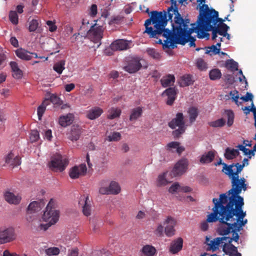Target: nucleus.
<instances>
[{
	"instance_id": "1",
	"label": "nucleus",
	"mask_w": 256,
	"mask_h": 256,
	"mask_svg": "<svg viewBox=\"0 0 256 256\" xmlns=\"http://www.w3.org/2000/svg\"><path fill=\"white\" fill-rule=\"evenodd\" d=\"M172 22V32H221L218 31L225 26L218 21V12L210 9L208 4H203L199 8V14L196 21L190 24V20L184 19L178 12V7L170 6L166 12Z\"/></svg>"
},
{
	"instance_id": "2",
	"label": "nucleus",
	"mask_w": 256,
	"mask_h": 256,
	"mask_svg": "<svg viewBox=\"0 0 256 256\" xmlns=\"http://www.w3.org/2000/svg\"><path fill=\"white\" fill-rule=\"evenodd\" d=\"M240 200L228 202L226 194H222L219 198H214L212 202L214 206L212 212L207 216L208 222H216L218 220L222 224L232 221V220H240L246 216V212H244L243 198Z\"/></svg>"
},
{
	"instance_id": "3",
	"label": "nucleus",
	"mask_w": 256,
	"mask_h": 256,
	"mask_svg": "<svg viewBox=\"0 0 256 256\" xmlns=\"http://www.w3.org/2000/svg\"><path fill=\"white\" fill-rule=\"evenodd\" d=\"M150 38H156L154 42L162 45L163 50L169 56H172V50L176 44L184 46L189 42L190 47L195 46L196 38L192 36V33H147Z\"/></svg>"
},
{
	"instance_id": "4",
	"label": "nucleus",
	"mask_w": 256,
	"mask_h": 256,
	"mask_svg": "<svg viewBox=\"0 0 256 256\" xmlns=\"http://www.w3.org/2000/svg\"><path fill=\"white\" fill-rule=\"evenodd\" d=\"M167 23L166 12L153 10L150 18L145 21L146 30L144 32H172V29L166 28Z\"/></svg>"
},
{
	"instance_id": "5",
	"label": "nucleus",
	"mask_w": 256,
	"mask_h": 256,
	"mask_svg": "<svg viewBox=\"0 0 256 256\" xmlns=\"http://www.w3.org/2000/svg\"><path fill=\"white\" fill-rule=\"evenodd\" d=\"M240 169L234 172V175L230 179L232 188L227 192L228 202L240 200L243 198L240 196L242 190L246 191L248 188V184L246 183V180L244 178H240L238 174Z\"/></svg>"
},
{
	"instance_id": "6",
	"label": "nucleus",
	"mask_w": 256,
	"mask_h": 256,
	"mask_svg": "<svg viewBox=\"0 0 256 256\" xmlns=\"http://www.w3.org/2000/svg\"><path fill=\"white\" fill-rule=\"evenodd\" d=\"M248 222L247 219H241L240 220H232V221L226 222V224H222L223 225L218 228L220 234L225 236L232 233V239L236 242L239 240L238 232Z\"/></svg>"
},
{
	"instance_id": "7",
	"label": "nucleus",
	"mask_w": 256,
	"mask_h": 256,
	"mask_svg": "<svg viewBox=\"0 0 256 256\" xmlns=\"http://www.w3.org/2000/svg\"><path fill=\"white\" fill-rule=\"evenodd\" d=\"M168 126L172 130L176 129L172 132V135L174 138H179L182 134L184 133L186 128L183 114L178 112L176 117L168 123Z\"/></svg>"
},
{
	"instance_id": "8",
	"label": "nucleus",
	"mask_w": 256,
	"mask_h": 256,
	"mask_svg": "<svg viewBox=\"0 0 256 256\" xmlns=\"http://www.w3.org/2000/svg\"><path fill=\"white\" fill-rule=\"evenodd\" d=\"M54 204V201L51 199L42 216L44 221L51 224H55L59 219V212L55 209Z\"/></svg>"
},
{
	"instance_id": "9",
	"label": "nucleus",
	"mask_w": 256,
	"mask_h": 256,
	"mask_svg": "<svg viewBox=\"0 0 256 256\" xmlns=\"http://www.w3.org/2000/svg\"><path fill=\"white\" fill-rule=\"evenodd\" d=\"M68 164V160L61 154H56L54 155L49 164L50 168L55 172H62Z\"/></svg>"
},
{
	"instance_id": "10",
	"label": "nucleus",
	"mask_w": 256,
	"mask_h": 256,
	"mask_svg": "<svg viewBox=\"0 0 256 256\" xmlns=\"http://www.w3.org/2000/svg\"><path fill=\"white\" fill-rule=\"evenodd\" d=\"M140 59L139 57H129L126 60V64L123 69L130 74H134L138 71L142 67Z\"/></svg>"
},
{
	"instance_id": "11",
	"label": "nucleus",
	"mask_w": 256,
	"mask_h": 256,
	"mask_svg": "<svg viewBox=\"0 0 256 256\" xmlns=\"http://www.w3.org/2000/svg\"><path fill=\"white\" fill-rule=\"evenodd\" d=\"M188 166V160L186 158H182L178 160L173 168L172 173L174 176L183 174L186 170Z\"/></svg>"
},
{
	"instance_id": "12",
	"label": "nucleus",
	"mask_w": 256,
	"mask_h": 256,
	"mask_svg": "<svg viewBox=\"0 0 256 256\" xmlns=\"http://www.w3.org/2000/svg\"><path fill=\"white\" fill-rule=\"evenodd\" d=\"M78 30H81L82 32H103L104 31L102 26H96V24L90 26L89 20L86 18L82 20V24Z\"/></svg>"
},
{
	"instance_id": "13",
	"label": "nucleus",
	"mask_w": 256,
	"mask_h": 256,
	"mask_svg": "<svg viewBox=\"0 0 256 256\" xmlns=\"http://www.w3.org/2000/svg\"><path fill=\"white\" fill-rule=\"evenodd\" d=\"M176 224V220L170 216L167 217L164 224H166L164 228V232L166 235L168 237H171L174 234L175 230L174 226Z\"/></svg>"
},
{
	"instance_id": "14",
	"label": "nucleus",
	"mask_w": 256,
	"mask_h": 256,
	"mask_svg": "<svg viewBox=\"0 0 256 256\" xmlns=\"http://www.w3.org/2000/svg\"><path fill=\"white\" fill-rule=\"evenodd\" d=\"M225 240L228 243H231L234 240L232 238L223 236L219 237L214 238L213 240H210V242L208 244L209 248L212 250L213 252L216 251L220 246V244L223 242V241Z\"/></svg>"
},
{
	"instance_id": "15",
	"label": "nucleus",
	"mask_w": 256,
	"mask_h": 256,
	"mask_svg": "<svg viewBox=\"0 0 256 256\" xmlns=\"http://www.w3.org/2000/svg\"><path fill=\"white\" fill-rule=\"evenodd\" d=\"M86 167L85 164H80L72 168L69 172V176L72 179H76L80 176H84L86 172Z\"/></svg>"
},
{
	"instance_id": "16",
	"label": "nucleus",
	"mask_w": 256,
	"mask_h": 256,
	"mask_svg": "<svg viewBox=\"0 0 256 256\" xmlns=\"http://www.w3.org/2000/svg\"><path fill=\"white\" fill-rule=\"evenodd\" d=\"M176 94L177 90L175 88H168L162 92V95L168 96L166 104L172 106L176 98Z\"/></svg>"
},
{
	"instance_id": "17",
	"label": "nucleus",
	"mask_w": 256,
	"mask_h": 256,
	"mask_svg": "<svg viewBox=\"0 0 256 256\" xmlns=\"http://www.w3.org/2000/svg\"><path fill=\"white\" fill-rule=\"evenodd\" d=\"M14 239V232L12 230L0 231V244L10 242Z\"/></svg>"
},
{
	"instance_id": "18",
	"label": "nucleus",
	"mask_w": 256,
	"mask_h": 256,
	"mask_svg": "<svg viewBox=\"0 0 256 256\" xmlns=\"http://www.w3.org/2000/svg\"><path fill=\"white\" fill-rule=\"evenodd\" d=\"M5 200L10 204L17 205L20 202L22 198L18 194H15L13 192L6 191L4 194Z\"/></svg>"
},
{
	"instance_id": "19",
	"label": "nucleus",
	"mask_w": 256,
	"mask_h": 256,
	"mask_svg": "<svg viewBox=\"0 0 256 256\" xmlns=\"http://www.w3.org/2000/svg\"><path fill=\"white\" fill-rule=\"evenodd\" d=\"M129 48L128 41L124 40H116L110 44V48L112 50H123Z\"/></svg>"
},
{
	"instance_id": "20",
	"label": "nucleus",
	"mask_w": 256,
	"mask_h": 256,
	"mask_svg": "<svg viewBox=\"0 0 256 256\" xmlns=\"http://www.w3.org/2000/svg\"><path fill=\"white\" fill-rule=\"evenodd\" d=\"M81 133V128L78 125H73L68 134V138L72 141H76L80 138Z\"/></svg>"
},
{
	"instance_id": "21",
	"label": "nucleus",
	"mask_w": 256,
	"mask_h": 256,
	"mask_svg": "<svg viewBox=\"0 0 256 256\" xmlns=\"http://www.w3.org/2000/svg\"><path fill=\"white\" fill-rule=\"evenodd\" d=\"M6 162L10 166L14 168L20 164V158L18 156H15L13 153L10 152L6 158Z\"/></svg>"
},
{
	"instance_id": "22",
	"label": "nucleus",
	"mask_w": 256,
	"mask_h": 256,
	"mask_svg": "<svg viewBox=\"0 0 256 256\" xmlns=\"http://www.w3.org/2000/svg\"><path fill=\"white\" fill-rule=\"evenodd\" d=\"M182 246L183 240L182 238H178L171 243L170 251L173 254H176L182 249Z\"/></svg>"
},
{
	"instance_id": "23",
	"label": "nucleus",
	"mask_w": 256,
	"mask_h": 256,
	"mask_svg": "<svg viewBox=\"0 0 256 256\" xmlns=\"http://www.w3.org/2000/svg\"><path fill=\"white\" fill-rule=\"evenodd\" d=\"M44 206V203L43 200L34 201L30 202L28 208V211L36 213L40 211Z\"/></svg>"
},
{
	"instance_id": "24",
	"label": "nucleus",
	"mask_w": 256,
	"mask_h": 256,
	"mask_svg": "<svg viewBox=\"0 0 256 256\" xmlns=\"http://www.w3.org/2000/svg\"><path fill=\"white\" fill-rule=\"evenodd\" d=\"M216 152L214 150L208 151L203 154L200 160L202 164H209L213 161L215 157Z\"/></svg>"
},
{
	"instance_id": "25",
	"label": "nucleus",
	"mask_w": 256,
	"mask_h": 256,
	"mask_svg": "<svg viewBox=\"0 0 256 256\" xmlns=\"http://www.w3.org/2000/svg\"><path fill=\"white\" fill-rule=\"evenodd\" d=\"M166 148L168 151L174 152L173 150L176 149V152L180 154L185 148L184 146H180V143L178 142H172L168 143L166 146Z\"/></svg>"
},
{
	"instance_id": "26",
	"label": "nucleus",
	"mask_w": 256,
	"mask_h": 256,
	"mask_svg": "<svg viewBox=\"0 0 256 256\" xmlns=\"http://www.w3.org/2000/svg\"><path fill=\"white\" fill-rule=\"evenodd\" d=\"M10 65L12 72V76L16 79H20L22 78V71L19 68L18 64L16 62H10Z\"/></svg>"
},
{
	"instance_id": "27",
	"label": "nucleus",
	"mask_w": 256,
	"mask_h": 256,
	"mask_svg": "<svg viewBox=\"0 0 256 256\" xmlns=\"http://www.w3.org/2000/svg\"><path fill=\"white\" fill-rule=\"evenodd\" d=\"M74 120V116L73 114L69 113L66 116H60L59 118L60 124L64 127L71 124Z\"/></svg>"
},
{
	"instance_id": "28",
	"label": "nucleus",
	"mask_w": 256,
	"mask_h": 256,
	"mask_svg": "<svg viewBox=\"0 0 256 256\" xmlns=\"http://www.w3.org/2000/svg\"><path fill=\"white\" fill-rule=\"evenodd\" d=\"M103 112L102 110L99 107H94L90 110L86 114V118L90 120H94L98 118Z\"/></svg>"
},
{
	"instance_id": "29",
	"label": "nucleus",
	"mask_w": 256,
	"mask_h": 256,
	"mask_svg": "<svg viewBox=\"0 0 256 256\" xmlns=\"http://www.w3.org/2000/svg\"><path fill=\"white\" fill-rule=\"evenodd\" d=\"M143 110L142 108L138 106L136 108H132L130 110V120L131 122H134L138 118H140L142 114Z\"/></svg>"
},
{
	"instance_id": "30",
	"label": "nucleus",
	"mask_w": 256,
	"mask_h": 256,
	"mask_svg": "<svg viewBox=\"0 0 256 256\" xmlns=\"http://www.w3.org/2000/svg\"><path fill=\"white\" fill-rule=\"evenodd\" d=\"M103 33H86V36L94 44H97L96 48L101 44L100 40L102 38Z\"/></svg>"
},
{
	"instance_id": "31",
	"label": "nucleus",
	"mask_w": 256,
	"mask_h": 256,
	"mask_svg": "<svg viewBox=\"0 0 256 256\" xmlns=\"http://www.w3.org/2000/svg\"><path fill=\"white\" fill-rule=\"evenodd\" d=\"M175 82L174 75L168 74L164 76L160 80V83L164 88H166L174 84Z\"/></svg>"
},
{
	"instance_id": "32",
	"label": "nucleus",
	"mask_w": 256,
	"mask_h": 256,
	"mask_svg": "<svg viewBox=\"0 0 256 256\" xmlns=\"http://www.w3.org/2000/svg\"><path fill=\"white\" fill-rule=\"evenodd\" d=\"M16 56L21 60H29L32 59V56L30 52L22 48H18L15 51Z\"/></svg>"
},
{
	"instance_id": "33",
	"label": "nucleus",
	"mask_w": 256,
	"mask_h": 256,
	"mask_svg": "<svg viewBox=\"0 0 256 256\" xmlns=\"http://www.w3.org/2000/svg\"><path fill=\"white\" fill-rule=\"evenodd\" d=\"M240 154L238 150L227 148L225 150L224 157L227 160H232Z\"/></svg>"
},
{
	"instance_id": "34",
	"label": "nucleus",
	"mask_w": 256,
	"mask_h": 256,
	"mask_svg": "<svg viewBox=\"0 0 256 256\" xmlns=\"http://www.w3.org/2000/svg\"><path fill=\"white\" fill-rule=\"evenodd\" d=\"M178 84L181 87L188 86L192 84V76L190 74H185L180 77Z\"/></svg>"
},
{
	"instance_id": "35",
	"label": "nucleus",
	"mask_w": 256,
	"mask_h": 256,
	"mask_svg": "<svg viewBox=\"0 0 256 256\" xmlns=\"http://www.w3.org/2000/svg\"><path fill=\"white\" fill-rule=\"evenodd\" d=\"M236 164H232L230 165H228L226 164H223V168L222 172H224L226 174L229 176L230 178H231L232 176L234 175V172L232 169L234 167H236Z\"/></svg>"
},
{
	"instance_id": "36",
	"label": "nucleus",
	"mask_w": 256,
	"mask_h": 256,
	"mask_svg": "<svg viewBox=\"0 0 256 256\" xmlns=\"http://www.w3.org/2000/svg\"><path fill=\"white\" fill-rule=\"evenodd\" d=\"M83 200L84 201V204L82 207V212L86 216H89L91 214L90 201L88 196L84 198Z\"/></svg>"
},
{
	"instance_id": "37",
	"label": "nucleus",
	"mask_w": 256,
	"mask_h": 256,
	"mask_svg": "<svg viewBox=\"0 0 256 256\" xmlns=\"http://www.w3.org/2000/svg\"><path fill=\"white\" fill-rule=\"evenodd\" d=\"M142 252L146 256H154L156 253V250L154 246L147 244L142 247Z\"/></svg>"
},
{
	"instance_id": "38",
	"label": "nucleus",
	"mask_w": 256,
	"mask_h": 256,
	"mask_svg": "<svg viewBox=\"0 0 256 256\" xmlns=\"http://www.w3.org/2000/svg\"><path fill=\"white\" fill-rule=\"evenodd\" d=\"M224 66L227 69L232 72L238 70V63L232 59L226 60Z\"/></svg>"
},
{
	"instance_id": "39",
	"label": "nucleus",
	"mask_w": 256,
	"mask_h": 256,
	"mask_svg": "<svg viewBox=\"0 0 256 256\" xmlns=\"http://www.w3.org/2000/svg\"><path fill=\"white\" fill-rule=\"evenodd\" d=\"M221 44L218 42L216 45H212L210 46L206 47V51L205 53L206 54H210V56L213 54H216L220 53V48H217V46L220 47Z\"/></svg>"
},
{
	"instance_id": "40",
	"label": "nucleus",
	"mask_w": 256,
	"mask_h": 256,
	"mask_svg": "<svg viewBox=\"0 0 256 256\" xmlns=\"http://www.w3.org/2000/svg\"><path fill=\"white\" fill-rule=\"evenodd\" d=\"M188 114H189L190 122V124H192L195 122L198 116V110L196 107H190L188 109Z\"/></svg>"
},
{
	"instance_id": "41",
	"label": "nucleus",
	"mask_w": 256,
	"mask_h": 256,
	"mask_svg": "<svg viewBox=\"0 0 256 256\" xmlns=\"http://www.w3.org/2000/svg\"><path fill=\"white\" fill-rule=\"evenodd\" d=\"M167 172H164L158 175L156 181V186L160 187L165 186L168 184V181L166 178Z\"/></svg>"
},
{
	"instance_id": "42",
	"label": "nucleus",
	"mask_w": 256,
	"mask_h": 256,
	"mask_svg": "<svg viewBox=\"0 0 256 256\" xmlns=\"http://www.w3.org/2000/svg\"><path fill=\"white\" fill-rule=\"evenodd\" d=\"M108 188V190L110 191V194H117L120 191V188L118 185V183L116 182H112Z\"/></svg>"
},
{
	"instance_id": "43",
	"label": "nucleus",
	"mask_w": 256,
	"mask_h": 256,
	"mask_svg": "<svg viewBox=\"0 0 256 256\" xmlns=\"http://www.w3.org/2000/svg\"><path fill=\"white\" fill-rule=\"evenodd\" d=\"M122 111L120 108H112L108 110V118L113 120L120 116Z\"/></svg>"
},
{
	"instance_id": "44",
	"label": "nucleus",
	"mask_w": 256,
	"mask_h": 256,
	"mask_svg": "<svg viewBox=\"0 0 256 256\" xmlns=\"http://www.w3.org/2000/svg\"><path fill=\"white\" fill-rule=\"evenodd\" d=\"M229 244L227 246L226 244H224L223 247V251L227 254L230 256V254H234L238 252V248L234 244L231 243H228Z\"/></svg>"
},
{
	"instance_id": "45",
	"label": "nucleus",
	"mask_w": 256,
	"mask_h": 256,
	"mask_svg": "<svg viewBox=\"0 0 256 256\" xmlns=\"http://www.w3.org/2000/svg\"><path fill=\"white\" fill-rule=\"evenodd\" d=\"M224 114L227 118V124L228 126H231L234 122V112L231 110H226L224 111Z\"/></svg>"
},
{
	"instance_id": "46",
	"label": "nucleus",
	"mask_w": 256,
	"mask_h": 256,
	"mask_svg": "<svg viewBox=\"0 0 256 256\" xmlns=\"http://www.w3.org/2000/svg\"><path fill=\"white\" fill-rule=\"evenodd\" d=\"M64 65L65 61L62 60L54 64L53 69L58 74H61L65 68Z\"/></svg>"
},
{
	"instance_id": "47",
	"label": "nucleus",
	"mask_w": 256,
	"mask_h": 256,
	"mask_svg": "<svg viewBox=\"0 0 256 256\" xmlns=\"http://www.w3.org/2000/svg\"><path fill=\"white\" fill-rule=\"evenodd\" d=\"M222 73L218 69H213L210 72L209 76L211 80H218L221 78Z\"/></svg>"
},
{
	"instance_id": "48",
	"label": "nucleus",
	"mask_w": 256,
	"mask_h": 256,
	"mask_svg": "<svg viewBox=\"0 0 256 256\" xmlns=\"http://www.w3.org/2000/svg\"><path fill=\"white\" fill-rule=\"evenodd\" d=\"M124 17L120 16H116L112 17L108 22L110 26H116L120 24L123 21Z\"/></svg>"
},
{
	"instance_id": "49",
	"label": "nucleus",
	"mask_w": 256,
	"mask_h": 256,
	"mask_svg": "<svg viewBox=\"0 0 256 256\" xmlns=\"http://www.w3.org/2000/svg\"><path fill=\"white\" fill-rule=\"evenodd\" d=\"M225 124L226 121L222 118L208 122L209 126L213 128L222 127Z\"/></svg>"
},
{
	"instance_id": "50",
	"label": "nucleus",
	"mask_w": 256,
	"mask_h": 256,
	"mask_svg": "<svg viewBox=\"0 0 256 256\" xmlns=\"http://www.w3.org/2000/svg\"><path fill=\"white\" fill-rule=\"evenodd\" d=\"M146 52L148 56L154 59L159 60L160 58V55L159 52L153 48L148 49Z\"/></svg>"
},
{
	"instance_id": "51",
	"label": "nucleus",
	"mask_w": 256,
	"mask_h": 256,
	"mask_svg": "<svg viewBox=\"0 0 256 256\" xmlns=\"http://www.w3.org/2000/svg\"><path fill=\"white\" fill-rule=\"evenodd\" d=\"M38 26V20L33 19L30 22L29 30L30 32H34Z\"/></svg>"
},
{
	"instance_id": "52",
	"label": "nucleus",
	"mask_w": 256,
	"mask_h": 256,
	"mask_svg": "<svg viewBox=\"0 0 256 256\" xmlns=\"http://www.w3.org/2000/svg\"><path fill=\"white\" fill-rule=\"evenodd\" d=\"M9 18L10 21L13 24H17L18 23V16L16 11H10L9 14Z\"/></svg>"
},
{
	"instance_id": "53",
	"label": "nucleus",
	"mask_w": 256,
	"mask_h": 256,
	"mask_svg": "<svg viewBox=\"0 0 256 256\" xmlns=\"http://www.w3.org/2000/svg\"><path fill=\"white\" fill-rule=\"evenodd\" d=\"M251 108H250V106H245L243 108H242L243 110H248V112H245L244 114L247 115L250 112H252L254 114V117L256 118V108L254 106V102H252L251 104Z\"/></svg>"
},
{
	"instance_id": "54",
	"label": "nucleus",
	"mask_w": 256,
	"mask_h": 256,
	"mask_svg": "<svg viewBox=\"0 0 256 256\" xmlns=\"http://www.w3.org/2000/svg\"><path fill=\"white\" fill-rule=\"evenodd\" d=\"M121 138V134L118 132H114L110 135L108 136V140L110 142L118 141Z\"/></svg>"
},
{
	"instance_id": "55",
	"label": "nucleus",
	"mask_w": 256,
	"mask_h": 256,
	"mask_svg": "<svg viewBox=\"0 0 256 256\" xmlns=\"http://www.w3.org/2000/svg\"><path fill=\"white\" fill-rule=\"evenodd\" d=\"M46 105L44 104V102H43L38 108L37 109L38 116L39 120L41 119L43 114H44L46 109Z\"/></svg>"
},
{
	"instance_id": "56",
	"label": "nucleus",
	"mask_w": 256,
	"mask_h": 256,
	"mask_svg": "<svg viewBox=\"0 0 256 256\" xmlns=\"http://www.w3.org/2000/svg\"><path fill=\"white\" fill-rule=\"evenodd\" d=\"M45 252L46 254L48 256L58 255L60 252V250L58 248L53 247L46 249Z\"/></svg>"
},
{
	"instance_id": "57",
	"label": "nucleus",
	"mask_w": 256,
	"mask_h": 256,
	"mask_svg": "<svg viewBox=\"0 0 256 256\" xmlns=\"http://www.w3.org/2000/svg\"><path fill=\"white\" fill-rule=\"evenodd\" d=\"M196 66L200 70H204L206 68V64L204 60L201 58L196 60Z\"/></svg>"
},
{
	"instance_id": "58",
	"label": "nucleus",
	"mask_w": 256,
	"mask_h": 256,
	"mask_svg": "<svg viewBox=\"0 0 256 256\" xmlns=\"http://www.w3.org/2000/svg\"><path fill=\"white\" fill-rule=\"evenodd\" d=\"M164 229L162 224H159L154 231V234L158 237H162L164 235Z\"/></svg>"
},
{
	"instance_id": "59",
	"label": "nucleus",
	"mask_w": 256,
	"mask_h": 256,
	"mask_svg": "<svg viewBox=\"0 0 256 256\" xmlns=\"http://www.w3.org/2000/svg\"><path fill=\"white\" fill-rule=\"evenodd\" d=\"M50 100L54 104L60 106L62 104V101L60 98L54 94H52L50 97Z\"/></svg>"
},
{
	"instance_id": "60",
	"label": "nucleus",
	"mask_w": 256,
	"mask_h": 256,
	"mask_svg": "<svg viewBox=\"0 0 256 256\" xmlns=\"http://www.w3.org/2000/svg\"><path fill=\"white\" fill-rule=\"evenodd\" d=\"M248 164V159L246 158H244L243 160L242 164H240L239 163H236V171H238V169H240V172L242 171L243 170V168Z\"/></svg>"
},
{
	"instance_id": "61",
	"label": "nucleus",
	"mask_w": 256,
	"mask_h": 256,
	"mask_svg": "<svg viewBox=\"0 0 256 256\" xmlns=\"http://www.w3.org/2000/svg\"><path fill=\"white\" fill-rule=\"evenodd\" d=\"M40 138L39 133L38 130H33L30 134V140L32 142L37 141Z\"/></svg>"
},
{
	"instance_id": "62",
	"label": "nucleus",
	"mask_w": 256,
	"mask_h": 256,
	"mask_svg": "<svg viewBox=\"0 0 256 256\" xmlns=\"http://www.w3.org/2000/svg\"><path fill=\"white\" fill-rule=\"evenodd\" d=\"M180 184L178 182H174L169 188L168 192L170 193L174 194L177 192H179Z\"/></svg>"
},
{
	"instance_id": "63",
	"label": "nucleus",
	"mask_w": 256,
	"mask_h": 256,
	"mask_svg": "<svg viewBox=\"0 0 256 256\" xmlns=\"http://www.w3.org/2000/svg\"><path fill=\"white\" fill-rule=\"evenodd\" d=\"M37 218L36 214L32 212L26 211V219L28 222H32Z\"/></svg>"
},
{
	"instance_id": "64",
	"label": "nucleus",
	"mask_w": 256,
	"mask_h": 256,
	"mask_svg": "<svg viewBox=\"0 0 256 256\" xmlns=\"http://www.w3.org/2000/svg\"><path fill=\"white\" fill-rule=\"evenodd\" d=\"M46 24L48 26V30L50 32H54L56 30L57 26L56 25V23L54 22L48 20L46 22Z\"/></svg>"
}]
</instances>
